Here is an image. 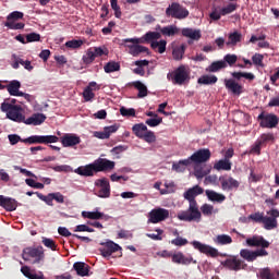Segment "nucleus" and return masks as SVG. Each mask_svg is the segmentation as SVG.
Here are the masks:
<instances>
[{
	"instance_id": "nucleus-18",
	"label": "nucleus",
	"mask_w": 279,
	"mask_h": 279,
	"mask_svg": "<svg viewBox=\"0 0 279 279\" xmlns=\"http://www.w3.org/2000/svg\"><path fill=\"white\" fill-rule=\"evenodd\" d=\"M189 70L185 65L175 69V85L184 86L189 84Z\"/></svg>"
},
{
	"instance_id": "nucleus-62",
	"label": "nucleus",
	"mask_w": 279,
	"mask_h": 279,
	"mask_svg": "<svg viewBox=\"0 0 279 279\" xmlns=\"http://www.w3.org/2000/svg\"><path fill=\"white\" fill-rule=\"evenodd\" d=\"M120 116L128 118L135 117V109H126L125 107H122L120 108Z\"/></svg>"
},
{
	"instance_id": "nucleus-35",
	"label": "nucleus",
	"mask_w": 279,
	"mask_h": 279,
	"mask_svg": "<svg viewBox=\"0 0 279 279\" xmlns=\"http://www.w3.org/2000/svg\"><path fill=\"white\" fill-rule=\"evenodd\" d=\"M22 275L27 279H45V277H43V272L34 274L29 270L28 266H22Z\"/></svg>"
},
{
	"instance_id": "nucleus-25",
	"label": "nucleus",
	"mask_w": 279,
	"mask_h": 279,
	"mask_svg": "<svg viewBox=\"0 0 279 279\" xmlns=\"http://www.w3.org/2000/svg\"><path fill=\"white\" fill-rule=\"evenodd\" d=\"M117 130H118L117 124L104 126V131L95 132L94 136L98 140H109V136H111V134H114Z\"/></svg>"
},
{
	"instance_id": "nucleus-47",
	"label": "nucleus",
	"mask_w": 279,
	"mask_h": 279,
	"mask_svg": "<svg viewBox=\"0 0 279 279\" xmlns=\"http://www.w3.org/2000/svg\"><path fill=\"white\" fill-rule=\"evenodd\" d=\"M157 34L162 35L165 37L175 36V26H165V28L158 29Z\"/></svg>"
},
{
	"instance_id": "nucleus-8",
	"label": "nucleus",
	"mask_w": 279,
	"mask_h": 279,
	"mask_svg": "<svg viewBox=\"0 0 279 279\" xmlns=\"http://www.w3.org/2000/svg\"><path fill=\"white\" fill-rule=\"evenodd\" d=\"M170 217V211L165 208H155L149 211V220L147 222L151 225H157L159 222L165 221Z\"/></svg>"
},
{
	"instance_id": "nucleus-46",
	"label": "nucleus",
	"mask_w": 279,
	"mask_h": 279,
	"mask_svg": "<svg viewBox=\"0 0 279 279\" xmlns=\"http://www.w3.org/2000/svg\"><path fill=\"white\" fill-rule=\"evenodd\" d=\"M83 218L90 220H98L104 218V213L101 211H83Z\"/></svg>"
},
{
	"instance_id": "nucleus-32",
	"label": "nucleus",
	"mask_w": 279,
	"mask_h": 279,
	"mask_svg": "<svg viewBox=\"0 0 279 279\" xmlns=\"http://www.w3.org/2000/svg\"><path fill=\"white\" fill-rule=\"evenodd\" d=\"M227 66H233V65H228V63H223V62H213L210 63V65H207V68H205V72L218 73L220 72V70H223Z\"/></svg>"
},
{
	"instance_id": "nucleus-21",
	"label": "nucleus",
	"mask_w": 279,
	"mask_h": 279,
	"mask_svg": "<svg viewBox=\"0 0 279 279\" xmlns=\"http://www.w3.org/2000/svg\"><path fill=\"white\" fill-rule=\"evenodd\" d=\"M111 171L110 169H104V170H98L97 168H83L78 167L74 169V174H77L83 178H90L93 174H96L98 172H109Z\"/></svg>"
},
{
	"instance_id": "nucleus-60",
	"label": "nucleus",
	"mask_w": 279,
	"mask_h": 279,
	"mask_svg": "<svg viewBox=\"0 0 279 279\" xmlns=\"http://www.w3.org/2000/svg\"><path fill=\"white\" fill-rule=\"evenodd\" d=\"M64 46L70 49H80V47H82V40L72 39L70 41H66Z\"/></svg>"
},
{
	"instance_id": "nucleus-49",
	"label": "nucleus",
	"mask_w": 279,
	"mask_h": 279,
	"mask_svg": "<svg viewBox=\"0 0 279 279\" xmlns=\"http://www.w3.org/2000/svg\"><path fill=\"white\" fill-rule=\"evenodd\" d=\"M238 57L236 54H226L223 56V60H218L214 62H223V64H229V66H233V64H236Z\"/></svg>"
},
{
	"instance_id": "nucleus-34",
	"label": "nucleus",
	"mask_w": 279,
	"mask_h": 279,
	"mask_svg": "<svg viewBox=\"0 0 279 279\" xmlns=\"http://www.w3.org/2000/svg\"><path fill=\"white\" fill-rule=\"evenodd\" d=\"M218 83V77L215 75H202L198 80H196V84L199 85H214Z\"/></svg>"
},
{
	"instance_id": "nucleus-12",
	"label": "nucleus",
	"mask_w": 279,
	"mask_h": 279,
	"mask_svg": "<svg viewBox=\"0 0 279 279\" xmlns=\"http://www.w3.org/2000/svg\"><path fill=\"white\" fill-rule=\"evenodd\" d=\"M220 266H223L226 269L231 271H240L244 267V262L236 258V256H231L230 258L220 262Z\"/></svg>"
},
{
	"instance_id": "nucleus-28",
	"label": "nucleus",
	"mask_w": 279,
	"mask_h": 279,
	"mask_svg": "<svg viewBox=\"0 0 279 279\" xmlns=\"http://www.w3.org/2000/svg\"><path fill=\"white\" fill-rule=\"evenodd\" d=\"M239 43H242V33L234 31L229 33V39L226 40V47H236Z\"/></svg>"
},
{
	"instance_id": "nucleus-27",
	"label": "nucleus",
	"mask_w": 279,
	"mask_h": 279,
	"mask_svg": "<svg viewBox=\"0 0 279 279\" xmlns=\"http://www.w3.org/2000/svg\"><path fill=\"white\" fill-rule=\"evenodd\" d=\"M181 35L190 40L198 41L202 38V33L192 28H183Z\"/></svg>"
},
{
	"instance_id": "nucleus-31",
	"label": "nucleus",
	"mask_w": 279,
	"mask_h": 279,
	"mask_svg": "<svg viewBox=\"0 0 279 279\" xmlns=\"http://www.w3.org/2000/svg\"><path fill=\"white\" fill-rule=\"evenodd\" d=\"M216 171H231V160L220 159L213 165Z\"/></svg>"
},
{
	"instance_id": "nucleus-33",
	"label": "nucleus",
	"mask_w": 279,
	"mask_h": 279,
	"mask_svg": "<svg viewBox=\"0 0 279 279\" xmlns=\"http://www.w3.org/2000/svg\"><path fill=\"white\" fill-rule=\"evenodd\" d=\"M37 198H49L54 201L58 204H64V195H62L60 192L50 193L48 195H43L40 193H37Z\"/></svg>"
},
{
	"instance_id": "nucleus-7",
	"label": "nucleus",
	"mask_w": 279,
	"mask_h": 279,
	"mask_svg": "<svg viewBox=\"0 0 279 279\" xmlns=\"http://www.w3.org/2000/svg\"><path fill=\"white\" fill-rule=\"evenodd\" d=\"M162 34H159L157 32H148L144 34L141 38H128V39H122V43H131L133 45H140V44H148V43H157L155 40H159V38H162Z\"/></svg>"
},
{
	"instance_id": "nucleus-42",
	"label": "nucleus",
	"mask_w": 279,
	"mask_h": 279,
	"mask_svg": "<svg viewBox=\"0 0 279 279\" xmlns=\"http://www.w3.org/2000/svg\"><path fill=\"white\" fill-rule=\"evenodd\" d=\"M132 131L133 135L154 133L151 131H148L146 125H144L143 123L133 124Z\"/></svg>"
},
{
	"instance_id": "nucleus-51",
	"label": "nucleus",
	"mask_w": 279,
	"mask_h": 279,
	"mask_svg": "<svg viewBox=\"0 0 279 279\" xmlns=\"http://www.w3.org/2000/svg\"><path fill=\"white\" fill-rule=\"evenodd\" d=\"M12 58H13V62H15L19 65L24 66V70L32 71V69H34L29 61H25L23 59H20L19 57H16V54H13Z\"/></svg>"
},
{
	"instance_id": "nucleus-24",
	"label": "nucleus",
	"mask_w": 279,
	"mask_h": 279,
	"mask_svg": "<svg viewBox=\"0 0 279 279\" xmlns=\"http://www.w3.org/2000/svg\"><path fill=\"white\" fill-rule=\"evenodd\" d=\"M72 269L77 274V277H87L90 272V266L82 262H74Z\"/></svg>"
},
{
	"instance_id": "nucleus-45",
	"label": "nucleus",
	"mask_w": 279,
	"mask_h": 279,
	"mask_svg": "<svg viewBox=\"0 0 279 279\" xmlns=\"http://www.w3.org/2000/svg\"><path fill=\"white\" fill-rule=\"evenodd\" d=\"M85 54L86 56H89V54L106 56V54H108V51L101 47H94V48H88V50L85 51Z\"/></svg>"
},
{
	"instance_id": "nucleus-5",
	"label": "nucleus",
	"mask_w": 279,
	"mask_h": 279,
	"mask_svg": "<svg viewBox=\"0 0 279 279\" xmlns=\"http://www.w3.org/2000/svg\"><path fill=\"white\" fill-rule=\"evenodd\" d=\"M23 143L28 145H48L59 143V137H56V135H32L24 138Z\"/></svg>"
},
{
	"instance_id": "nucleus-13",
	"label": "nucleus",
	"mask_w": 279,
	"mask_h": 279,
	"mask_svg": "<svg viewBox=\"0 0 279 279\" xmlns=\"http://www.w3.org/2000/svg\"><path fill=\"white\" fill-rule=\"evenodd\" d=\"M45 119H47L45 117V114H43V113H34L29 118H24L23 117L22 120H20V121H17V120H12V121L16 122V123H24V125L38 126V125H43V123L45 122Z\"/></svg>"
},
{
	"instance_id": "nucleus-57",
	"label": "nucleus",
	"mask_w": 279,
	"mask_h": 279,
	"mask_svg": "<svg viewBox=\"0 0 279 279\" xmlns=\"http://www.w3.org/2000/svg\"><path fill=\"white\" fill-rule=\"evenodd\" d=\"M207 177V171L203 170L202 167L195 166L194 167V178L196 180H202V178Z\"/></svg>"
},
{
	"instance_id": "nucleus-64",
	"label": "nucleus",
	"mask_w": 279,
	"mask_h": 279,
	"mask_svg": "<svg viewBox=\"0 0 279 279\" xmlns=\"http://www.w3.org/2000/svg\"><path fill=\"white\" fill-rule=\"evenodd\" d=\"M95 97L96 94H93V90H90V88L83 90V99L85 100V102L92 101Z\"/></svg>"
},
{
	"instance_id": "nucleus-54",
	"label": "nucleus",
	"mask_w": 279,
	"mask_h": 279,
	"mask_svg": "<svg viewBox=\"0 0 279 279\" xmlns=\"http://www.w3.org/2000/svg\"><path fill=\"white\" fill-rule=\"evenodd\" d=\"M234 11H236V4L234 3H229L226 7L218 9V13H223V14H231Z\"/></svg>"
},
{
	"instance_id": "nucleus-48",
	"label": "nucleus",
	"mask_w": 279,
	"mask_h": 279,
	"mask_svg": "<svg viewBox=\"0 0 279 279\" xmlns=\"http://www.w3.org/2000/svg\"><path fill=\"white\" fill-rule=\"evenodd\" d=\"M135 137L144 140L145 143L151 144L154 142H157V136L154 135V133H146V134H134Z\"/></svg>"
},
{
	"instance_id": "nucleus-16",
	"label": "nucleus",
	"mask_w": 279,
	"mask_h": 279,
	"mask_svg": "<svg viewBox=\"0 0 279 279\" xmlns=\"http://www.w3.org/2000/svg\"><path fill=\"white\" fill-rule=\"evenodd\" d=\"M266 215L270 217L263 216V213H255L247 217V219L253 221H266V220H276L279 218V209H271L266 211Z\"/></svg>"
},
{
	"instance_id": "nucleus-36",
	"label": "nucleus",
	"mask_w": 279,
	"mask_h": 279,
	"mask_svg": "<svg viewBox=\"0 0 279 279\" xmlns=\"http://www.w3.org/2000/svg\"><path fill=\"white\" fill-rule=\"evenodd\" d=\"M129 49H131V56L138 57L141 53L148 54V48L141 46V45H129Z\"/></svg>"
},
{
	"instance_id": "nucleus-44",
	"label": "nucleus",
	"mask_w": 279,
	"mask_h": 279,
	"mask_svg": "<svg viewBox=\"0 0 279 279\" xmlns=\"http://www.w3.org/2000/svg\"><path fill=\"white\" fill-rule=\"evenodd\" d=\"M196 211L199 213V218H202V215L204 216H211L213 215V205H202V207L196 206Z\"/></svg>"
},
{
	"instance_id": "nucleus-30",
	"label": "nucleus",
	"mask_w": 279,
	"mask_h": 279,
	"mask_svg": "<svg viewBox=\"0 0 279 279\" xmlns=\"http://www.w3.org/2000/svg\"><path fill=\"white\" fill-rule=\"evenodd\" d=\"M175 264L189 266L191 264L196 265V260L191 256L183 255V253H175Z\"/></svg>"
},
{
	"instance_id": "nucleus-17",
	"label": "nucleus",
	"mask_w": 279,
	"mask_h": 279,
	"mask_svg": "<svg viewBox=\"0 0 279 279\" xmlns=\"http://www.w3.org/2000/svg\"><path fill=\"white\" fill-rule=\"evenodd\" d=\"M96 186L100 187V190H98L96 192V196L98 198H109L110 196V186H109V180L107 179H98L96 180Z\"/></svg>"
},
{
	"instance_id": "nucleus-59",
	"label": "nucleus",
	"mask_w": 279,
	"mask_h": 279,
	"mask_svg": "<svg viewBox=\"0 0 279 279\" xmlns=\"http://www.w3.org/2000/svg\"><path fill=\"white\" fill-rule=\"evenodd\" d=\"M5 27H9V29H13V31L24 29V23H15V22L7 21Z\"/></svg>"
},
{
	"instance_id": "nucleus-58",
	"label": "nucleus",
	"mask_w": 279,
	"mask_h": 279,
	"mask_svg": "<svg viewBox=\"0 0 279 279\" xmlns=\"http://www.w3.org/2000/svg\"><path fill=\"white\" fill-rule=\"evenodd\" d=\"M146 126H149V128H157L159 124H162V118H151V119H148L146 120L145 122Z\"/></svg>"
},
{
	"instance_id": "nucleus-6",
	"label": "nucleus",
	"mask_w": 279,
	"mask_h": 279,
	"mask_svg": "<svg viewBox=\"0 0 279 279\" xmlns=\"http://www.w3.org/2000/svg\"><path fill=\"white\" fill-rule=\"evenodd\" d=\"M257 122H259L260 128L272 130L279 125V118L274 113L260 112L257 114Z\"/></svg>"
},
{
	"instance_id": "nucleus-26",
	"label": "nucleus",
	"mask_w": 279,
	"mask_h": 279,
	"mask_svg": "<svg viewBox=\"0 0 279 279\" xmlns=\"http://www.w3.org/2000/svg\"><path fill=\"white\" fill-rule=\"evenodd\" d=\"M75 145H80V137L74 134H66L61 137V146L63 147H74Z\"/></svg>"
},
{
	"instance_id": "nucleus-56",
	"label": "nucleus",
	"mask_w": 279,
	"mask_h": 279,
	"mask_svg": "<svg viewBox=\"0 0 279 279\" xmlns=\"http://www.w3.org/2000/svg\"><path fill=\"white\" fill-rule=\"evenodd\" d=\"M260 279H275L271 269L263 268L260 269L259 274H257Z\"/></svg>"
},
{
	"instance_id": "nucleus-9",
	"label": "nucleus",
	"mask_w": 279,
	"mask_h": 279,
	"mask_svg": "<svg viewBox=\"0 0 279 279\" xmlns=\"http://www.w3.org/2000/svg\"><path fill=\"white\" fill-rule=\"evenodd\" d=\"M80 168H85V169H97V170H113L114 169V161H111L109 159L105 158H98L94 160L90 165H85Z\"/></svg>"
},
{
	"instance_id": "nucleus-22",
	"label": "nucleus",
	"mask_w": 279,
	"mask_h": 279,
	"mask_svg": "<svg viewBox=\"0 0 279 279\" xmlns=\"http://www.w3.org/2000/svg\"><path fill=\"white\" fill-rule=\"evenodd\" d=\"M223 86L226 87V90H229L231 95L239 96L242 95V85L236 83V81L233 80H223Z\"/></svg>"
},
{
	"instance_id": "nucleus-19",
	"label": "nucleus",
	"mask_w": 279,
	"mask_h": 279,
	"mask_svg": "<svg viewBox=\"0 0 279 279\" xmlns=\"http://www.w3.org/2000/svg\"><path fill=\"white\" fill-rule=\"evenodd\" d=\"M20 88H21V83L16 80H13L9 83V85H5L3 89L9 92V95L14 97H24V98L29 97V95L24 94V92H20L19 90Z\"/></svg>"
},
{
	"instance_id": "nucleus-39",
	"label": "nucleus",
	"mask_w": 279,
	"mask_h": 279,
	"mask_svg": "<svg viewBox=\"0 0 279 279\" xmlns=\"http://www.w3.org/2000/svg\"><path fill=\"white\" fill-rule=\"evenodd\" d=\"M189 17V10L175 3V20H184Z\"/></svg>"
},
{
	"instance_id": "nucleus-14",
	"label": "nucleus",
	"mask_w": 279,
	"mask_h": 279,
	"mask_svg": "<svg viewBox=\"0 0 279 279\" xmlns=\"http://www.w3.org/2000/svg\"><path fill=\"white\" fill-rule=\"evenodd\" d=\"M239 189V181L234 180L232 177L220 175V190L223 192H231Z\"/></svg>"
},
{
	"instance_id": "nucleus-55",
	"label": "nucleus",
	"mask_w": 279,
	"mask_h": 279,
	"mask_svg": "<svg viewBox=\"0 0 279 279\" xmlns=\"http://www.w3.org/2000/svg\"><path fill=\"white\" fill-rule=\"evenodd\" d=\"M111 11H114V17L120 19L122 16V11L120 5L117 4V0H109Z\"/></svg>"
},
{
	"instance_id": "nucleus-40",
	"label": "nucleus",
	"mask_w": 279,
	"mask_h": 279,
	"mask_svg": "<svg viewBox=\"0 0 279 279\" xmlns=\"http://www.w3.org/2000/svg\"><path fill=\"white\" fill-rule=\"evenodd\" d=\"M151 46V50L157 51L159 54L165 53V47L167 45V41L159 40V41H149Z\"/></svg>"
},
{
	"instance_id": "nucleus-53",
	"label": "nucleus",
	"mask_w": 279,
	"mask_h": 279,
	"mask_svg": "<svg viewBox=\"0 0 279 279\" xmlns=\"http://www.w3.org/2000/svg\"><path fill=\"white\" fill-rule=\"evenodd\" d=\"M21 19H24V13L19 11H13L9 14V16L5 17L7 22H16Z\"/></svg>"
},
{
	"instance_id": "nucleus-20",
	"label": "nucleus",
	"mask_w": 279,
	"mask_h": 279,
	"mask_svg": "<svg viewBox=\"0 0 279 279\" xmlns=\"http://www.w3.org/2000/svg\"><path fill=\"white\" fill-rule=\"evenodd\" d=\"M246 244L247 247H260V250H266L269 246L268 241L259 235H253L252 238H247Z\"/></svg>"
},
{
	"instance_id": "nucleus-11",
	"label": "nucleus",
	"mask_w": 279,
	"mask_h": 279,
	"mask_svg": "<svg viewBox=\"0 0 279 279\" xmlns=\"http://www.w3.org/2000/svg\"><path fill=\"white\" fill-rule=\"evenodd\" d=\"M122 251V247L114 242L107 241L101 243V247H98V252L101 253L104 258L110 257L111 254Z\"/></svg>"
},
{
	"instance_id": "nucleus-43",
	"label": "nucleus",
	"mask_w": 279,
	"mask_h": 279,
	"mask_svg": "<svg viewBox=\"0 0 279 279\" xmlns=\"http://www.w3.org/2000/svg\"><path fill=\"white\" fill-rule=\"evenodd\" d=\"M255 223H263V229L274 230L278 227V221L276 219H266L260 221H254Z\"/></svg>"
},
{
	"instance_id": "nucleus-1",
	"label": "nucleus",
	"mask_w": 279,
	"mask_h": 279,
	"mask_svg": "<svg viewBox=\"0 0 279 279\" xmlns=\"http://www.w3.org/2000/svg\"><path fill=\"white\" fill-rule=\"evenodd\" d=\"M207 190L202 189L199 185H194L183 192V199L189 201V209L178 213L177 218L178 220L192 222V221H199V211L196 210V196L205 194Z\"/></svg>"
},
{
	"instance_id": "nucleus-29",
	"label": "nucleus",
	"mask_w": 279,
	"mask_h": 279,
	"mask_svg": "<svg viewBox=\"0 0 279 279\" xmlns=\"http://www.w3.org/2000/svg\"><path fill=\"white\" fill-rule=\"evenodd\" d=\"M205 195L207 196V199L213 203L221 204L226 201V196L223 194H219L218 192H215L213 190L205 191Z\"/></svg>"
},
{
	"instance_id": "nucleus-23",
	"label": "nucleus",
	"mask_w": 279,
	"mask_h": 279,
	"mask_svg": "<svg viewBox=\"0 0 279 279\" xmlns=\"http://www.w3.org/2000/svg\"><path fill=\"white\" fill-rule=\"evenodd\" d=\"M17 206L19 203L16 202V199L0 195V207H3L5 211L13 213L14 210H16Z\"/></svg>"
},
{
	"instance_id": "nucleus-10",
	"label": "nucleus",
	"mask_w": 279,
	"mask_h": 279,
	"mask_svg": "<svg viewBox=\"0 0 279 279\" xmlns=\"http://www.w3.org/2000/svg\"><path fill=\"white\" fill-rule=\"evenodd\" d=\"M240 256L242 257V259L246 260L247 263H252L259 257L268 256V252L264 248L255 250V251L241 250Z\"/></svg>"
},
{
	"instance_id": "nucleus-61",
	"label": "nucleus",
	"mask_w": 279,
	"mask_h": 279,
	"mask_svg": "<svg viewBox=\"0 0 279 279\" xmlns=\"http://www.w3.org/2000/svg\"><path fill=\"white\" fill-rule=\"evenodd\" d=\"M24 183L27 184V186L33 187L35 190H43L44 185L43 183L35 182L33 179L24 180Z\"/></svg>"
},
{
	"instance_id": "nucleus-15",
	"label": "nucleus",
	"mask_w": 279,
	"mask_h": 279,
	"mask_svg": "<svg viewBox=\"0 0 279 279\" xmlns=\"http://www.w3.org/2000/svg\"><path fill=\"white\" fill-rule=\"evenodd\" d=\"M192 246L194 247V250L199 251V253H202V254H205L213 258L218 257V250H216L215 247H213L210 245L202 244L198 241H194V242H192Z\"/></svg>"
},
{
	"instance_id": "nucleus-52",
	"label": "nucleus",
	"mask_w": 279,
	"mask_h": 279,
	"mask_svg": "<svg viewBox=\"0 0 279 279\" xmlns=\"http://www.w3.org/2000/svg\"><path fill=\"white\" fill-rule=\"evenodd\" d=\"M269 142H274V134L263 133V134H260V137L255 141L254 144H266Z\"/></svg>"
},
{
	"instance_id": "nucleus-38",
	"label": "nucleus",
	"mask_w": 279,
	"mask_h": 279,
	"mask_svg": "<svg viewBox=\"0 0 279 279\" xmlns=\"http://www.w3.org/2000/svg\"><path fill=\"white\" fill-rule=\"evenodd\" d=\"M231 77H233L236 81L242 78L247 81H253L255 80V74L247 73V72H231Z\"/></svg>"
},
{
	"instance_id": "nucleus-63",
	"label": "nucleus",
	"mask_w": 279,
	"mask_h": 279,
	"mask_svg": "<svg viewBox=\"0 0 279 279\" xmlns=\"http://www.w3.org/2000/svg\"><path fill=\"white\" fill-rule=\"evenodd\" d=\"M228 14H223V12H218V8H213V12H210V20L217 22L220 20V16H226Z\"/></svg>"
},
{
	"instance_id": "nucleus-41",
	"label": "nucleus",
	"mask_w": 279,
	"mask_h": 279,
	"mask_svg": "<svg viewBox=\"0 0 279 279\" xmlns=\"http://www.w3.org/2000/svg\"><path fill=\"white\" fill-rule=\"evenodd\" d=\"M133 88H135V90H138V98H144L147 95V89H146V85H143V83H141L140 81H135L132 83Z\"/></svg>"
},
{
	"instance_id": "nucleus-3",
	"label": "nucleus",
	"mask_w": 279,
	"mask_h": 279,
	"mask_svg": "<svg viewBox=\"0 0 279 279\" xmlns=\"http://www.w3.org/2000/svg\"><path fill=\"white\" fill-rule=\"evenodd\" d=\"M22 259H24V262H32L33 265L43 263L45 259L43 246L24 247V250H22Z\"/></svg>"
},
{
	"instance_id": "nucleus-50",
	"label": "nucleus",
	"mask_w": 279,
	"mask_h": 279,
	"mask_svg": "<svg viewBox=\"0 0 279 279\" xmlns=\"http://www.w3.org/2000/svg\"><path fill=\"white\" fill-rule=\"evenodd\" d=\"M214 242H216V244L218 245H230L232 240L231 236L227 234H220L216 236V240H214Z\"/></svg>"
},
{
	"instance_id": "nucleus-2",
	"label": "nucleus",
	"mask_w": 279,
	"mask_h": 279,
	"mask_svg": "<svg viewBox=\"0 0 279 279\" xmlns=\"http://www.w3.org/2000/svg\"><path fill=\"white\" fill-rule=\"evenodd\" d=\"M211 153L210 149L202 148L199 150L194 151L189 159H183L175 163V172H183L191 163L194 165H202L207 161H210Z\"/></svg>"
},
{
	"instance_id": "nucleus-4",
	"label": "nucleus",
	"mask_w": 279,
	"mask_h": 279,
	"mask_svg": "<svg viewBox=\"0 0 279 279\" xmlns=\"http://www.w3.org/2000/svg\"><path fill=\"white\" fill-rule=\"evenodd\" d=\"M0 111L5 113V119L11 121H21L24 114L21 113V106L8 102L0 104Z\"/></svg>"
},
{
	"instance_id": "nucleus-37",
	"label": "nucleus",
	"mask_w": 279,
	"mask_h": 279,
	"mask_svg": "<svg viewBox=\"0 0 279 279\" xmlns=\"http://www.w3.org/2000/svg\"><path fill=\"white\" fill-rule=\"evenodd\" d=\"M120 72V62L109 61L104 65V73L110 74Z\"/></svg>"
}]
</instances>
